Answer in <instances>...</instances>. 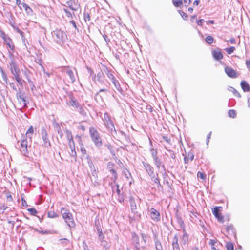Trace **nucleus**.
Returning <instances> with one entry per match:
<instances>
[{
  "mask_svg": "<svg viewBox=\"0 0 250 250\" xmlns=\"http://www.w3.org/2000/svg\"><path fill=\"white\" fill-rule=\"evenodd\" d=\"M93 80L96 84H97L99 87H103L104 86H105L106 87L105 88H101L95 96V99L96 101H103V97L102 95L100 94V93L102 92H104L105 93L109 92V87L107 85L105 84V77L104 74L101 70L97 73L96 76H94V79Z\"/></svg>",
  "mask_w": 250,
  "mask_h": 250,
  "instance_id": "obj_1",
  "label": "nucleus"
},
{
  "mask_svg": "<svg viewBox=\"0 0 250 250\" xmlns=\"http://www.w3.org/2000/svg\"><path fill=\"white\" fill-rule=\"evenodd\" d=\"M61 213L67 225L71 228L75 226L72 214L69 210L64 208H61Z\"/></svg>",
  "mask_w": 250,
  "mask_h": 250,
  "instance_id": "obj_2",
  "label": "nucleus"
},
{
  "mask_svg": "<svg viewBox=\"0 0 250 250\" xmlns=\"http://www.w3.org/2000/svg\"><path fill=\"white\" fill-rule=\"evenodd\" d=\"M90 137L96 147L99 148L102 146L103 143L99 133L94 127L89 128Z\"/></svg>",
  "mask_w": 250,
  "mask_h": 250,
  "instance_id": "obj_3",
  "label": "nucleus"
},
{
  "mask_svg": "<svg viewBox=\"0 0 250 250\" xmlns=\"http://www.w3.org/2000/svg\"><path fill=\"white\" fill-rule=\"evenodd\" d=\"M53 39L58 44L63 43L67 39V35L65 32L61 29H57L52 32Z\"/></svg>",
  "mask_w": 250,
  "mask_h": 250,
  "instance_id": "obj_4",
  "label": "nucleus"
},
{
  "mask_svg": "<svg viewBox=\"0 0 250 250\" xmlns=\"http://www.w3.org/2000/svg\"><path fill=\"white\" fill-rule=\"evenodd\" d=\"M20 151L21 153L25 157L28 156V154L30 148V145H28L27 138L23 135L20 140Z\"/></svg>",
  "mask_w": 250,
  "mask_h": 250,
  "instance_id": "obj_5",
  "label": "nucleus"
},
{
  "mask_svg": "<svg viewBox=\"0 0 250 250\" xmlns=\"http://www.w3.org/2000/svg\"><path fill=\"white\" fill-rule=\"evenodd\" d=\"M10 65L11 73L15 77V80L20 85H22V81L19 77L20 70L14 62H12Z\"/></svg>",
  "mask_w": 250,
  "mask_h": 250,
  "instance_id": "obj_6",
  "label": "nucleus"
},
{
  "mask_svg": "<svg viewBox=\"0 0 250 250\" xmlns=\"http://www.w3.org/2000/svg\"><path fill=\"white\" fill-rule=\"evenodd\" d=\"M0 37L2 38L5 43L8 46V47L12 51L15 49V46L12 39L6 35L5 33L1 29L0 27Z\"/></svg>",
  "mask_w": 250,
  "mask_h": 250,
  "instance_id": "obj_7",
  "label": "nucleus"
},
{
  "mask_svg": "<svg viewBox=\"0 0 250 250\" xmlns=\"http://www.w3.org/2000/svg\"><path fill=\"white\" fill-rule=\"evenodd\" d=\"M41 136L43 141L42 146L46 148L50 147L51 146V143L48 138V133L44 127L41 129Z\"/></svg>",
  "mask_w": 250,
  "mask_h": 250,
  "instance_id": "obj_8",
  "label": "nucleus"
},
{
  "mask_svg": "<svg viewBox=\"0 0 250 250\" xmlns=\"http://www.w3.org/2000/svg\"><path fill=\"white\" fill-rule=\"evenodd\" d=\"M104 123L106 127L109 129L111 132H114L116 133V131L114 127V124L111 119L109 118L108 114L105 113L104 114Z\"/></svg>",
  "mask_w": 250,
  "mask_h": 250,
  "instance_id": "obj_9",
  "label": "nucleus"
},
{
  "mask_svg": "<svg viewBox=\"0 0 250 250\" xmlns=\"http://www.w3.org/2000/svg\"><path fill=\"white\" fill-rule=\"evenodd\" d=\"M149 215L152 220L156 222L161 220V216L159 212L155 208H152L149 210Z\"/></svg>",
  "mask_w": 250,
  "mask_h": 250,
  "instance_id": "obj_10",
  "label": "nucleus"
},
{
  "mask_svg": "<svg viewBox=\"0 0 250 250\" xmlns=\"http://www.w3.org/2000/svg\"><path fill=\"white\" fill-rule=\"evenodd\" d=\"M16 97L22 108L27 107V101L26 100V97L24 96L23 94H22L20 91L17 92L16 94Z\"/></svg>",
  "mask_w": 250,
  "mask_h": 250,
  "instance_id": "obj_11",
  "label": "nucleus"
},
{
  "mask_svg": "<svg viewBox=\"0 0 250 250\" xmlns=\"http://www.w3.org/2000/svg\"><path fill=\"white\" fill-rule=\"evenodd\" d=\"M221 208H222L221 207H215L212 210V213L219 222L223 223L224 222V217L220 212Z\"/></svg>",
  "mask_w": 250,
  "mask_h": 250,
  "instance_id": "obj_12",
  "label": "nucleus"
},
{
  "mask_svg": "<svg viewBox=\"0 0 250 250\" xmlns=\"http://www.w3.org/2000/svg\"><path fill=\"white\" fill-rule=\"evenodd\" d=\"M225 72L226 74L229 77L232 78H236L238 77L235 70L230 67L227 66L225 68Z\"/></svg>",
  "mask_w": 250,
  "mask_h": 250,
  "instance_id": "obj_13",
  "label": "nucleus"
},
{
  "mask_svg": "<svg viewBox=\"0 0 250 250\" xmlns=\"http://www.w3.org/2000/svg\"><path fill=\"white\" fill-rule=\"evenodd\" d=\"M144 168L148 174L152 178H154V168L148 163L143 162Z\"/></svg>",
  "mask_w": 250,
  "mask_h": 250,
  "instance_id": "obj_14",
  "label": "nucleus"
},
{
  "mask_svg": "<svg viewBox=\"0 0 250 250\" xmlns=\"http://www.w3.org/2000/svg\"><path fill=\"white\" fill-rule=\"evenodd\" d=\"M132 242L134 245V250H140L141 246L139 241V238L138 235L134 233L132 236Z\"/></svg>",
  "mask_w": 250,
  "mask_h": 250,
  "instance_id": "obj_15",
  "label": "nucleus"
},
{
  "mask_svg": "<svg viewBox=\"0 0 250 250\" xmlns=\"http://www.w3.org/2000/svg\"><path fill=\"white\" fill-rule=\"evenodd\" d=\"M68 6L73 11H77L80 8V5L78 1L70 0L66 2Z\"/></svg>",
  "mask_w": 250,
  "mask_h": 250,
  "instance_id": "obj_16",
  "label": "nucleus"
},
{
  "mask_svg": "<svg viewBox=\"0 0 250 250\" xmlns=\"http://www.w3.org/2000/svg\"><path fill=\"white\" fill-rule=\"evenodd\" d=\"M64 71L69 76L70 82L73 83L75 81V77L73 71L69 67L67 66L65 67Z\"/></svg>",
  "mask_w": 250,
  "mask_h": 250,
  "instance_id": "obj_17",
  "label": "nucleus"
},
{
  "mask_svg": "<svg viewBox=\"0 0 250 250\" xmlns=\"http://www.w3.org/2000/svg\"><path fill=\"white\" fill-rule=\"evenodd\" d=\"M101 71L104 74L105 73L109 79H110L111 81L115 79V78L114 75L112 74L111 71L108 69V68L105 65H102Z\"/></svg>",
  "mask_w": 250,
  "mask_h": 250,
  "instance_id": "obj_18",
  "label": "nucleus"
},
{
  "mask_svg": "<svg viewBox=\"0 0 250 250\" xmlns=\"http://www.w3.org/2000/svg\"><path fill=\"white\" fill-rule=\"evenodd\" d=\"M172 246L173 250H180L178 244V237L177 235H175L174 236L172 243Z\"/></svg>",
  "mask_w": 250,
  "mask_h": 250,
  "instance_id": "obj_19",
  "label": "nucleus"
},
{
  "mask_svg": "<svg viewBox=\"0 0 250 250\" xmlns=\"http://www.w3.org/2000/svg\"><path fill=\"white\" fill-rule=\"evenodd\" d=\"M69 104L76 109L80 107L81 105L78 101L73 97H71V100L69 102Z\"/></svg>",
  "mask_w": 250,
  "mask_h": 250,
  "instance_id": "obj_20",
  "label": "nucleus"
},
{
  "mask_svg": "<svg viewBox=\"0 0 250 250\" xmlns=\"http://www.w3.org/2000/svg\"><path fill=\"white\" fill-rule=\"evenodd\" d=\"M153 160L154 161V164L156 165L157 168L159 169L160 168V167H162V168L164 169V170L165 171V170H166L165 166L164 164H162V162L160 159H159L158 157Z\"/></svg>",
  "mask_w": 250,
  "mask_h": 250,
  "instance_id": "obj_21",
  "label": "nucleus"
},
{
  "mask_svg": "<svg viewBox=\"0 0 250 250\" xmlns=\"http://www.w3.org/2000/svg\"><path fill=\"white\" fill-rule=\"evenodd\" d=\"M242 89L244 92H249L250 90V86L248 83L245 81H242L240 83Z\"/></svg>",
  "mask_w": 250,
  "mask_h": 250,
  "instance_id": "obj_22",
  "label": "nucleus"
},
{
  "mask_svg": "<svg viewBox=\"0 0 250 250\" xmlns=\"http://www.w3.org/2000/svg\"><path fill=\"white\" fill-rule=\"evenodd\" d=\"M132 213L133 214L132 216L131 215H129V217L132 220H139L141 218L140 214L138 213L137 211V209H135V210H131Z\"/></svg>",
  "mask_w": 250,
  "mask_h": 250,
  "instance_id": "obj_23",
  "label": "nucleus"
},
{
  "mask_svg": "<svg viewBox=\"0 0 250 250\" xmlns=\"http://www.w3.org/2000/svg\"><path fill=\"white\" fill-rule=\"evenodd\" d=\"M34 133V128L32 126H31L29 129L27 130L25 134V137L28 138L29 141L32 142V135Z\"/></svg>",
  "mask_w": 250,
  "mask_h": 250,
  "instance_id": "obj_24",
  "label": "nucleus"
},
{
  "mask_svg": "<svg viewBox=\"0 0 250 250\" xmlns=\"http://www.w3.org/2000/svg\"><path fill=\"white\" fill-rule=\"evenodd\" d=\"M213 56L216 60H220L223 57V56L219 49L213 51Z\"/></svg>",
  "mask_w": 250,
  "mask_h": 250,
  "instance_id": "obj_25",
  "label": "nucleus"
},
{
  "mask_svg": "<svg viewBox=\"0 0 250 250\" xmlns=\"http://www.w3.org/2000/svg\"><path fill=\"white\" fill-rule=\"evenodd\" d=\"M22 5L24 8V10L28 15L31 16L33 15V11L30 7H29L27 4L25 3H22Z\"/></svg>",
  "mask_w": 250,
  "mask_h": 250,
  "instance_id": "obj_26",
  "label": "nucleus"
},
{
  "mask_svg": "<svg viewBox=\"0 0 250 250\" xmlns=\"http://www.w3.org/2000/svg\"><path fill=\"white\" fill-rule=\"evenodd\" d=\"M194 159V154L192 152H188V155L184 157V161L185 164H188L189 160L192 161Z\"/></svg>",
  "mask_w": 250,
  "mask_h": 250,
  "instance_id": "obj_27",
  "label": "nucleus"
},
{
  "mask_svg": "<svg viewBox=\"0 0 250 250\" xmlns=\"http://www.w3.org/2000/svg\"><path fill=\"white\" fill-rule=\"evenodd\" d=\"M156 250H163L161 241L157 238H154Z\"/></svg>",
  "mask_w": 250,
  "mask_h": 250,
  "instance_id": "obj_28",
  "label": "nucleus"
},
{
  "mask_svg": "<svg viewBox=\"0 0 250 250\" xmlns=\"http://www.w3.org/2000/svg\"><path fill=\"white\" fill-rule=\"evenodd\" d=\"M163 178V183L164 184L167 185V186H170V183H169V178L167 174L166 173V172L165 171L164 173H162Z\"/></svg>",
  "mask_w": 250,
  "mask_h": 250,
  "instance_id": "obj_29",
  "label": "nucleus"
},
{
  "mask_svg": "<svg viewBox=\"0 0 250 250\" xmlns=\"http://www.w3.org/2000/svg\"><path fill=\"white\" fill-rule=\"evenodd\" d=\"M67 139L69 141V146L70 148H73L74 147H75V143L73 139V137L71 133H70V135H67Z\"/></svg>",
  "mask_w": 250,
  "mask_h": 250,
  "instance_id": "obj_30",
  "label": "nucleus"
},
{
  "mask_svg": "<svg viewBox=\"0 0 250 250\" xmlns=\"http://www.w3.org/2000/svg\"><path fill=\"white\" fill-rule=\"evenodd\" d=\"M111 81L113 84L114 85L116 90L119 92H121L122 91V88L121 87L120 84L118 81L115 79Z\"/></svg>",
  "mask_w": 250,
  "mask_h": 250,
  "instance_id": "obj_31",
  "label": "nucleus"
},
{
  "mask_svg": "<svg viewBox=\"0 0 250 250\" xmlns=\"http://www.w3.org/2000/svg\"><path fill=\"white\" fill-rule=\"evenodd\" d=\"M109 171L112 174V180L114 183H115L116 180L118 179V174L116 171V170L115 168H114V169H112L111 170H109Z\"/></svg>",
  "mask_w": 250,
  "mask_h": 250,
  "instance_id": "obj_32",
  "label": "nucleus"
},
{
  "mask_svg": "<svg viewBox=\"0 0 250 250\" xmlns=\"http://www.w3.org/2000/svg\"><path fill=\"white\" fill-rule=\"evenodd\" d=\"M189 238L188 234H183L181 238V243L183 245H185L188 242Z\"/></svg>",
  "mask_w": 250,
  "mask_h": 250,
  "instance_id": "obj_33",
  "label": "nucleus"
},
{
  "mask_svg": "<svg viewBox=\"0 0 250 250\" xmlns=\"http://www.w3.org/2000/svg\"><path fill=\"white\" fill-rule=\"evenodd\" d=\"M176 219L178 223L179 224L180 227H183L185 226L184 222L182 218V217L176 213Z\"/></svg>",
  "mask_w": 250,
  "mask_h": 250,
  "instance_id": "obj_34",
  "label": "nucleus"
},
{
  "mask_svg": "<svg viewBox=\"0 0 250 250\" xmlns=\"http://www.w3.org/2000/svg\"><path fill=\"white\" fill-rule=\"evenodd\" d=\"M129 202L131 207V210H135V209H137V206L136 203L135 202L134 199L132 197H130L129 198Z\"/></svg>",
  "mask_w": 250,
  "mask_h": 250,
  "instance_id": "obj_35",
  "label": "nucleus"
},
{
  "mask_svg": "<svg viewBox=\"0 0 250 250\" xmlns=\"http://www.w3.org/2000/svg\"><path fill=\"white\" fill-rule=\"evenodd\" d=\"M167 151L168 153H167V155L168 157H170L171 158H172L173 160H175L176 158V155L174 153V152L170 149H167Z\"/></svg>",
  "mask_w": 250,
  "mask_h": 250,
  "instance_id": "obj_36",
  "label": "nucleus"
},
{
  "mask_svg": "<svg viewBox=\"0 0 250 250\" xmlns=\"http://www.w3.org/2000/svg\"><path fill=\"white\" fill-rule=\"evenodd\" d=\"M172 2L176 7H179L183 4L182 0H172Z\"/></svg>",
  "mask_w": 250,
  "mask_h": 250,
  "instance_id": "obj_37",
  "label": "nucleus"
},
{
  "mask_svg": "<svg viewBox=\"0 0 250 250\" xmlns=\"http://www.w3.org/2000/svg\"><path fill=\"white\" fill-rule=\"evenodd\" d=\"M77 109L80 115L83 116V117L86 116V113L81 105L80 106V107H79Z\"/></svg>",
  "mask_w": 250,
  "mask_h": 250,
  "instance_id": "obj_38",
  "label": "nucleus"
},
{
  "mask_svg": "<svg viewBox=\"0 0 250 250\" xmlns=\"http://www.w3.org/2000/svg\"><path fill=\"white\" fill-rule=\"evenodd\" d=\"M228 115L231 118H235L236 116V111L233 109L229 110L228 112Z\"/></svg>",
  "mask_w": 250,
  "mask_h": 250,
  "instance_id": "obj_39",
  "label": "nucleus"
},
{
  "mask_svg": "<svg viewBox=\"0 0 250 250\" xmlns=\"http://www.w3.org/2000/svg\"><path fill=\"white\" fill-rule=\"evenodd\" d=\"M150 151L153 159L158 158L157 150L154 149V148H151Z\"/></svg>",
  "mask_w": 250,
  "mask_h": 250,
  "instance_id": "obj_40",
  "label": "nucleus"
},
{
  "mask_svg": "<svg viewBox=\"0 0 250 250\" xmlns=\"http://www.w3.org/2000/svg\"><path fill=\"white\" fill-rule=\"evenodd\" d=\"M225 50L228 54H231L235 50V47L234 46H231L230 47L225 48Z\"/></svg>",
  "mask_w": 250,
  "mask_h": 250,
  "instance_id": "obj_41",
  "label": "nucleus"
},
{
  "mask_svg": "<svg viewBox=\"0 0 250 250\" xmlns=\"http://www.w3.org/2000/svg\"><path fill=\"white\" fill-rule=\"evenodd\" d=\"M112 188L113 192H114L115 191H116L118 195L120 194L121 191L119 189V186L118 185L116 184L115 187L112 186Z\"/></svg>",
  "mask_w": 250,
  "mask_h": 250,
  "instance_id": "obj_42",
  "label": "nucleus"
},
{
  "mask_svg": "<svg viewBox=\"0 0 250 250\" xmlns=\"http://www.w3.org/2000/svg\"><path fill=\"white\" fill-rule=\"evenodd\" d=\"M214 39L211 36H207L206 38V42L208 44H211L213 42Z\"/></svg>",
  "mask_w": 250,
  "mask_h": 250,
  "instance_id": "obj_43",
  "label": "nucleus"
},
{
  "mask_svg": "<svg viewBox=\"0 0 250 250\" xmlns=\"http://www.w3.org/2000/svg\"><path fill=\"white\" fill-rule=\"evenodd\" d=\"M197 177L201 179L205 180L206 178V175L203 172L199 171L197 173Z\"/></svg>",
  "mask_w": 250,
  "mask_h": 250,
  "instance_id": "obj_44",
  "label": "nucleus"
},
{
  "mask_svg": "<svg viewBox=\"0 0 250 250\" xmlns=\"http://www.w3.org/2000/svg\"><path fill=\"white\" fill-rule=\"evenodd\" d=\"M58 214L54 211H49L48 212V216L49 218H54L58 217Z\"/></svg>",
  "mask_w": 250,
  "mask_h": 250,
  "instance_id": "obj_45",
  "label": "nucleus"
},
{
  "mask_svg": "<svg viewBox=\"0 0 250 250\" xmlns=\"http://www.w3.org/2000/svg\"><path fill=\"white\" fill-rule=\"evenodd\" d=\"M226 248L227 250H234V246L233 244L231 242L227 243Z\"/></svg>",
  "mask_w": 250,
  "mask_h": 250,
  "instance_id": "obj_46",
  "label": "nucleus"
},
{
  "mask_svg": "<svg viewBox=\"0 0 250 250\" xmlns=\"http://www.w3.org/2000/svg\"><path fill=\"white\" fill-rule=\"evenodd\" d=\"M70 149H71V152H69L70 156L76 158L77 157V153H76V152L75 150V147H74V149L73 148H70Z\"/></svg>",
  "mask_w": 250,
  "mask_h": 250,
  "instance_id": "obj_47",
  "label": "nucleus"
},
{
  "mask_svg": "<svg viewBox=\"0 0 250 250\" xmlns=\"http://www.w3.org/2000/svg\"><path fill=\"white\" fill-rule=\"evenodd\" d=\"M27 210L30 213V214L32 215L35 216L36 214L37 213V210L35 209V208H30L27 209Z\"/></svg>",
  "mask_w": 250,
  "mask_h": 250,
  "instance_id": "obj_48",
  "label": "nucleus"
},
{
  "mask_svg": "<svg viewBox=\"0 0 250 250\" xmlns=\"http://www.w3.org/2000/svg\"><path fill=\"white\" fill-rule=\"evenodd\" d=\"M114 167H115V165L113 163L109 162L107 163V169L109 171L111 170L112 169L115 168Z\"/></svg>",
  "mask_w": 250,
  "mask_h": 250,
  "instance_id": "obj_49",
  "label": "nucleus"
},
{
  "mask_svg": "<svg viewBox=\"0 0 250 250\" xmlns=\"http://www.w3.org/2000/svg\"><path fill=\"white\" fill-rule=\"evenodd\" d=\"M1 72L2 77L3 81L6 83H7L8 79H7L6 73L4 72V71L2 69H1Z\"/></svg>",
  "mask_w": 250,
  "mask_h": 250,
  "instance_id": "obj_50",
  "label": "nucleus"
},
{
  "mask_svg": "<svg viewBox=\"0 0 250 250\" xmlns=\"http://www.w3.org/2000/svg\"><path fill=\"white\" fill-rule=\"evenodd\" d=\"M104 146L105 147H106L108 150H109L111 153H114V150L113 149V147L110 144L108 143V144H105Z\"/></svg>",
  "mask_w": 250,
  "mask_h": 250,
  "instance_id": "obj_51",
  "label": "nucleus"
},
{
  "mask_svg": "<svg viewBox=\"0 0 250 250\" xmlns=\"http://www.w3.org/2000/svg\"><path fill=\"white\" fill-rule=\"evenodd\" d=\"M232 88V92L233 93V94L238 98H241V94L234 88L231 87Z\"/></svg>",
  "mask_w": 250,
  "mask_h": 250,
  "instance_id": "obj_52",
  "label": "nucleus"
},
{
  "mask_svg": "<svg viewBox=\"0 0 250 250\" xmlns=\"http://www.w3.org/2000/svg\"><path fill=\"white\" fill-rule=\"evenodd\" d=\"M85 21H89L90 20V16L88 13L84 12L83 14Z\"/></svg>",
  "mask_w": 250,
  "mask_h": 250,
  "instance_id": "obj_53",
  "label": "nucleus"
},
{
  "mask_svg": "<svg viewBox=\"0 0 250 250\" xmlns=\"http://www.w3.org/2000/svg\"><path fill=\"white\" fill-rule=\"evenodd\" d=\"M141 237H142V238L144 241V245L142 246V248L143 249L145 247L146 243V234H145L144 233H141Z\"/></svg>",
  "mask_w": 250,
  "mask_h": 250,
  "instance_id": "obj_54",
  "label": "nucleus"
},
{
  "mask_svg": "<svg viewBox=\"0 0 250 250\" xmlns=\"http://www.w3.org/2000/svg\"><path fill=\"white\" fill-rule=\"evenodd\" d=\"M15 29H16L17 32L19 33L20 34V35L22 39L24 40L25 37H24V32L18 28H15Z\"/></svg>",
  "mask_w": 250,
  "mask_h": 250,
  "instance_id": "obj_55",
  "label": "nucleus"
},
{
  "mask_svg": "<svg viewBox=\"0 0 250 250\" xmlns=\"http://www.w3.org/2000/svg\"><path fill=\"white\" fill-rule=\"evenodd\" d=\"M123 173L125 174V176L127 179H128L129 178V176L131 175L130 173L129 172V171L127 169H126L125 168L123 170Z\"/></svg>",
  "mask_w": 250,
  "mask_h": 250,
  "instance_id": "obj_56",
  "label": "nucleus"
},
{
  "mask_svg": "<svg viewBox=\"0 0 250 250\" xmlns=\"http://www.w3.org/2000/svg\"><path fill=\"white\" fill-rule=\"evenodd\" d=\"M179 13L181 15V16L182 17V18H183L184 20H185L187 19V18L188 17V15H187V13L184 12L183 11H182L181 10H179Z\"/></svg>",
  "mask_w": 250,
  "mask_h": 250,
  "instance_id": "obj_57",
  "label": "nucleus"
},
{
  "mask_svg": "<svg viewBox=\"0 0 250 250\" xmlns=\"http://www.w3.org/2000/svg\"><path fill=\"white\" fill-rule=\"evenodd\" d=\"M70 23L72 24V25H73V26L74 27V28H75V29L76 30H77V31H79V29L76 25V23L75 22V21L72 20H71L70 21H69Z\"/></svg>",
  "mask_w": 250,
  "mask_h": 250,
  "instance_id": "obj_58",
  "label": "nucleus"
},
{
  "mask_svg": "<svg viewBox=\"0 0 250 250\" xmlns=\"http://www.w3.org/2000/svg\"><path fill=\"white\" fill-rule=\"evenodd\" d=\"M91 171L92 177L93 178H94L95 179H96L97 177V171L96 170V169L94 168V169H91Z\"/></svg>",
  "mask_w": 250,
  "mask_h": 250,
  "instance_id": "obj_59",
  "label": "nucleus"
},
{
  "mask_svg": "<svg viewBox=\"0 0 250 250\" xmlns=\"http://www.w3.org/2000/svg\"><path fill=\"white\" fill-rule=\"evenodd\" d=\"M88 165H89L90 170L95 168L94 165L92 161H91V160L90 159L88 161Z\"/></svg>",
  "mask_w": 250,
  "mask_h": 250,
  "instance_id": "obj_60",
  "label": "nucleus"
},
{
  "mask_svg": "<svg viewBox=\"0 0 250 250\" xmlns=\"http://www.w3.org/2000/svg\"><path fill=\"white\" fill-rule=\"evenodd\" d=\"M80 149H81V151L82 153L83 154V155H84L86 153V151L85 148L84 147L83 144L81 145Z\"/></svg>",
  "mask_w": 250,
  "mask_h": 250,
  "instance_id": "obj_61",
  "label": "nucleus"
},
{
  "mask_svg": "<svg viewBox=\"0 0 250 250\" xmlns=\"http://www.w3.org/2000/svg\"><path fill=\"white\" fill-rule=\"evenodd\" d=\"M162 138L166 142H167V143H168L169 144H171V140L168 137L163 136Z\"/></svg>",
  "mask_w": 250,
  "mask_h": 250,
  "instance_id": "obj_62",
  "label": "nucleus"
},
{
  "mask_svg": "<svg viewBox=\"0 0 250 250\" xmlns=\"http://www.w3.org/2000/svg\"><path fill=\"white\" fill-rule=\"evenodd\" d=\"M63 11L65 12V13L66 14L67 16L68 17H69V18H70V17L72 18V14L71 13V12L70 11H69L68 10H67L66 9H64Z\"/></svg>",
  "mask_w": 250,
  "mask_h": 250,
  "instance_id": "obj_63",
  "label": "nucleus"
},
{
  "mask_svg": "<svg viewBox=\"0 0 250 250\" xmlns=\"http://www.w3.org/2000/svg\"><path fill=\"white\" fill-rule=\"evenodd\" d=\"M246 65L247 66V68L250 71V60H247L246 61Z\"/></svg>",
  "mask_w": 250,
  "mask_h": 250,
  "instance_id": "obj_64",
  "label": "nucleus"
}]
</instances>
